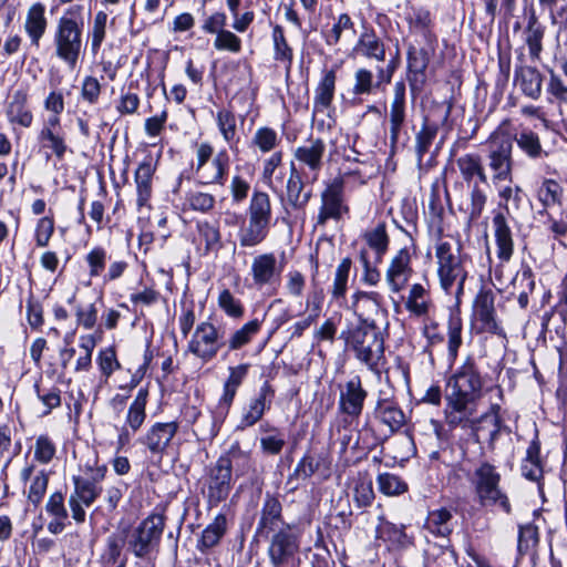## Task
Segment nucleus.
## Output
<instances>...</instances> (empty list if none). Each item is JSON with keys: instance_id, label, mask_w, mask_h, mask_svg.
I'll return each mask as SVG.
<instances>
[{"instance_id": "obj_1", "label": "nucleus", "mask_w": 567, "mask_h": 567, "mask_svg": "<svg viewBox=\"0 0 567 567\" xmlns=\"http://www.w3.org/2000/svg\"><path fill=\"white\" fill-rule=\"evenodd\" d=\"M483 385L480 367L474 358L467 357L447 380L444 416L450 427L470 430L477 436L478 424L488 417L487 413L481 417L476 415Z\"/></svg>"}, {"instance_id": "obj_2", "label": "nucleus", "mask_w": 567, "mask_h": 567, "mask_svg": "<svg viewBox=\"0 0 567 567\" xmlns=\"http://www.w3.org/2000/svg\"><path fill=\"white\" fill-rule=\"evenodd\" d=\"M84 8L81 4L69 7L58 19L53 32L54 55L74 70L84 52Z\"/></svg>"}, {"instance_id": "obj_3", "label": "nucleus", "mask_w": 567, "mask_h": 567, "mask_svg": "<svg viewBox=\"0 0 567 567\" xmlns=\"http://www.w3.org/2000/svg\"><path fill=\"white\" fill-rule=\"evenodd\" d=\"M340 338L358 361L370 371L380 373V365L384 360V339L374 320L362 319L357 326L342 331Z\"/></svg>"}, {"instance_id": "obj_4", "label": "nucleus", "mask_w": 567, "mask_h": 567, "mask_svg": "<svg viewBox=\"0 0 567 567\" xmlns=\"http://www.w3.org/2000/svg\"><path fill=\"white\" fill-rule=\"evenodd\" d=\"M501 477L495 465L483 461L475 466L468 480L475 499L482 507L502 511L509 515L512 505L508 496L499 486Z\"/></svg>"}, {"instance_id": "obj_5", "label": "nucleus", "mask_w": 567, "mask_h": 567, "mask_svg": "<svg viewBox=\"0 0 567 567\" xmlns=\"http://www.w3.org/2000/svg\"><path fill=\"white\" fill-rule=\"evenodd\" d=\"M435 257L441 287L449 292L455 286L456 295L462 293L467 271L466 256L462 254L461 246L447 240H439L435 246Z\"/></svg>"}, {"instance_id": "obj_6", "label": "nucleus", "mask_w": 567, "mask_h": 567, "mask_svg": "<svg viewBox=\"0 0 567 567\" xmlns=\"http://www.w3.org/2000/svg\"><path fill=\"white\" fill-rule=\"evenodd\" d=\"M487 161L492 182L497 185L513 179V137L502 130L493 132L487 141Z\"/></svg>"}, {"instance_id": "obj_7", "label": "nucleus", "mask_w": 567, "mask_h": 567, "mask_svg": "<svg viewBox=\"0 0 567 567\" xmlns=\"http://www.w3.org/2000/svg\"><path fill=\"white\" fill-rule=\"evenodd\" d=\"M248 363L229 368V375L224 383L223 394L218 401L216 410L213 412L212 415V426L207 433V436L209 439H214L218 435L221 424L224 423L226 416L229 413L237 390L248 373Z\"/></svg>"}, {"instance_id": "obj_8", "label": "nucleus", "mask_w": 567, "mask_h": 567, "mask_svg": "<svg viewBox=\"0 0 567 567\" xmlns=\"http://www.w3.org/2000/svg\"><path fill=\"white\" fill-rule=\"evenodd\" d=\"M326 143L321 138H309L293 151L292 161L297 171H302L306 181L315 184L324 166Z\"/></svg>"}, {"instance_id": "obj_9", "label": "nucleus", "mask_w": 567, "mask_h": 567, "mask_svg": "<svg viewBox=\"0 0 567 567\" xmlns=\"http://www.w3.org/2000/svg\"><path fill=\"white\" fill-rule=\"evenodd\" d=\"M406 124V87L403 81L395 82L389 111V132L392 150L405 146L409 141Z\"/></svg>"}, {"instance_id": "obj_10", "label": "nucleus", "mask_w": 567, "mask_h": 567, "mask_svg": "<svg viewBox=\"0 0 567 567\" xmlns=\"http://www.w3.org/2000/svg\"><path fill=\"white\" fill-rule=\"evenodd\" d=\"M224 346V337L215 324L203 321L196 326L188 342L187 351L203 362H209L216 358Z\"/></svg>"}, {"instance_id": "obj_11", "label": "nucleus", "mask_w": 567, "mask_h": 567, "mask_svg": "<svg viewBox=\"0 0 567 567\" xmlns=\"http://www.w3.org/2000/svg\"><path fill=\"white\" fill-rule=\"evenodd\" d=\"M321 205L317 216V225L324 226L328 220L339 221L349 213L344 198V182L337 177L331 181L320 195Z\"/></svg>"}, {"instance_id": "obj_12", "label": "nucleus", "mask_w": 567, "mask_h": 567, "mask_svg": "<svg viewBox=\"0 0 567 567\" xmlns=\"http://www.w3.org/2000/svg\"><path fill=\"white\" fill-rule=\"evenodd\" d=\"M233 474L228 471V463L216 461L209 466L204 481L203 494L210 507L226 501L233 487Z\"/></svg>"}, {"instance_id": "obj_13", "label": "nucleus", "mask_w": 567, "mask_h": 567, "mask_svg": "<svg viewBox=\"0 0 567 567\" xmlns=\"http://www.w3.org/2000/svg\"><path fill=\"white\" fill-rule=\"evenodd\" d=\"M473 317L480 323L481 332L505 336L504 329L496 320L495 293L492 290H480L473 303Z\"/></svg>"}, {"instance_id": "obj_14", "label": "nucleus", "mask_w": 567, "mask_h": 567, "mask_svg": "<svg viewBox=\"0 0 567 567\" xmlns=\"http://www.w3.org/2000/svg\"><path fill=\"white\" fill-rule=\"evenodd\" d=\"M367 398L368 391L363 388L360 375H353L340 385L338 409L352 420L359 419Z\"/></svg>"}, {"instance_id": "obj_15", "label": "nucleus", "mask_w": 567, "mask_h": 567, "mask_svg": "<svg viewBox=\"0 0 567 567\" xmlns=\"http://www.w3.org/2000/svg\"><path fill=\"white\" fill-rule=\"evenodd\" d=\"M282 266L274 252H264L251 260L250 276L254 287L258 289L275 287L281 277Z\"/></svg>"}, {"instance_id": "obj_16", "label": "nucleus", "mask_w": 567, "mask_h": 567, "mask_svg": "<svg viewBox=\"0 0 567 567\" xmlns=\"http://www.w3.org/2000/svg\"><path fill=\"white\" fill-rule=\"evenodd\" d=\"M179 424L176 421L156 422L140 439V442L152 455L162 456L177 434Z\"/></svg>"}, {"instance_id": "obj_17", "label": "nucleus", "mask_w": 567, "mask_h": 567, "mask_svg": "<svg viewBox=\"0 0 567 567\" xmlns=\"http://www.w3.org/2000/svg\"><path fill=\"white\" fill-rule=\"evenodd\" d=\"M413 270L411 255L406 248L400 249L391 259L385 272V282L393 293L402 291L410 280Z\"/></svg>"}, {"instance_id": "obj_18", "label": "nucleus", "mask_w": 567, "mask_h": 567, "mask_svg": "<svg viewBox=\"0 0 567 567\" xmlns=\"http://www.w3.org/2000/svg\"><path fill=\"white\" fill-rule=\"evenodd\" d=\"M310 184L306 181L302 171H297L293 162L290 163L289 176L286 183V202L296 210L303 209L312 197L311 189L306 190V185Z\"/></svg>"}, {"instance_id": "obj_19", "label": "nucleus", "mask_w": 567, "mask_h": 567, "mask_svg": "<svg viewBox=\"0 0 567 567\" xmlns=\"http://www.w3.org/2000/svg\"><path fill=\"white\" fill-rule=\"evenodd\" d=\"M106 467H97L91 476H73L74 492L71 497L91 506L102 493L101 482L104 480Z\"/></svg>"}, {"instance_id": "obj_20", "label": "nucleus", "mask_w": 567, "mask_h": 567, "mask_svg": "<svg viewBox=\"0 0 567 567\" xmlns=\"http://www.w3.org/2000/svg\"><path fill=\"white\" fill-rule=\"evenodd\" d=\"M430 54L424 48L410 45L408 49V81L413 94L421 92L426 83L425 71Z\"/></svg>"}, {"instance_id": "obj_21", "label": "nucleus", "mask_w": 567, "mask_h": 567, "mask_svg": "<svg viewBox=\"0 0 567 567\" xmlns=\"http://www.w3.org/2000/svg\"><path fill=\"white\" fill-rule=\"evenodd\" d=\"M194 243L200 256L217 254L223 248L219 224L208 220L198 221L196 224Z\"/></svg>"}, {"instance_id": "obj_22", "label": "nucleus", "mask_w": 567, "mask_h": 567, "mask_svg": "<svg viewBox=\"0 0 567 567\" xmlns=\"http://www.w3.org/2000/svg\"><path fill=\"white\" fill-rule=\"evenodd\" d=\"M20 480L27 484V497L35 507L41 503L49 484V473L44 470H37L33 463H27L20 471Z\"/></svg>"}, {"instance_id": "obj_23", "label": "nucleus", "mask_w": 567, "mask_h": 567, "mask_svg": "<svg viewBox=\"0 0 567 567\" xmlns=\"http://www.w3.org/2000/svg\"><path fill=\"white\" fill-rule=\"evenodd\" d=\"M229 168V156L226 151L218 152L212 163H207L199 169H194L203 185H224Z\"/></svg>"}, {"instance_id": "obj_24", "label": "nucleus", "mask_w": 567, "mask_h": 567, "mask_svg": "<svg viewBox=\"0 0 567 567\" xmlns=\"http://www.w3.org/2000/svg\"><path fill=\"white\" fill-rule=\"evenodd\" d=\"M492 223L497 247V257L502 261H508L514 252V240L505 213L502 210L496 212Z\"/></svg>"}, {"instance_id": "obj_25", "label": "nucleus", "mask_w": 567, "mask_h": 567, "mask_svg": "<svg viewBox=\"0 0 567 567\" xmlns=\"http://www.w3.org/2000/svg\"><path fill=\"white\" fill-rule=\"evenodd\" d=\"M281 509L279 499L266 494L257 532H284L286 527L289 528L282 519Z\"/></svg>"}, {"instance_id": "obj_26", "label": "nucleus", "mask_w": 567, "mask_h": 567, "mask_svg": "<svg viewBox=\"0 0 567 567\" xmlns=\"http://www.w3.org/2000/svg\"><path fill=\"white\" fill-rule=\"evenodd\" d=\"M298 543L295 534H275L269 547L271 561L276 566L288 565L293 560Z\"/></svg>"}, {"instance_id": "obj_27", "label": "nucleus", "mask_w": 567, "mask_h": 567, "mask_svg": "<svg viewBox=\"0 0 567 567\" xmlns=\"http://www.w3.org/2000/svg\"><path fill=\"white\" fill-rule=\"evenodd\" d=\"M374 415L392 432L399 431L405 424V414L398 403L381 394L374 408Z\"/></svg>"}, {"instance_id": "obj_28", "label": "nucleus", "mask_w": 567, "mask_h": 567, "mask_svg": "<svg viewBox=\"0 0 567 567\" xmlns=\"http://www.w3.org/2000/svg\"><path fill=\"white\" fill-rule=\"evenodd\" d=\"M515 82L526 96L533 100L540 97L543 76L536 68L528 65L516 66Z\"/></svg>"}, {"instance_id": "obj_29", "label": "nucleus", "mask_w": 567, "mask_h": 567, "mask_svg": "<svg viewBox=\"0 0 567 567\" xmlns=\"http://www.w3.org/2000/svg\"><path fill=\"white\" fill-rule=\"evenodd\" d=\"M353 53L377 62L385 61V45L373 31H364L360 34Z\"/></svg>"}, {"instance_id": "obj_30", "label": "nucleus", "mask_w": 567, "mask_h": 567, "mask_svg": "<svg viewBox=\"0 0 567 567\" xmlns=\"http://www.w3.org/2000/svg\"><path fill=\"white\" fill-rule=\"evenodd\" d=\"M217 461L228 463V471L231 472L233 466H235L237 476L245 475L254 468L251 451L244 450L238 441L233 442L229 449L220 455Z\"/></svg>"}, {"instance_id": "obj_31", "label": "nucleus", "mask_w": 567, "mask_h": 567, "mask_svg": "<svg viewBox=\"0 0 567 567\" xmlns=\"http://www.w3.org/2000/svg\"><path fill=\"white\" fill-rule=\"evenodd\" d=\"M48 21L45 18V8L38 2L30 7L25 19V31L34 47L40 45V40L45 33Z\"/></svg>"}, {"instance_id": "obj_32", "label": "nucleus", "mask_w": 567, "mask_h": 567, "mask_svg": "<svg viewBox=\"0 0 567 567\" xmlns=\"http://www.w3.org/2000/svg\"><path fill=\"white\" fill-rule=\"evenodd\" d=\"M7 117L10 124L28 128L32 125L33 114L27 104V94L16 92L7 109Z\"/></svg>"}, {"instance_id": "obj_33", "label": "nucleus", "mask_w": 567, "mask_h": 567, "mask_svg": "<svg viewBox=\"0 0 567 567\" xmlns=\"http://www.w3.org/2000/svg\"><path fill=\"white\" fill-rule=\"evenodd\" d=\"M337 73L334 70L326 71L315 89L313 106L317 112L329 109L336 91Z\"/></svg>"}, {"instance_id": "obj_34", "label": "nucleus", "mask_w": 567, "mask_h": 567, "mask_svg": "<svg viewBox=\"0 0 567 567\" xmlns=\"http://www.w3.org/2000/svg\"><path fill=\"white\" fill-rule=\"evenodd\" d=\"M457 168L461 173V176L464 182H466L470 186L473 183H476L474 179L477 178L478 182L486 184L487 175L482 165V161L480 155L477 154H465L460 156L456 159Z\"/></svg>"}, {"instance_id": "obj_35", "label": "nucleus", "mask_w": 567, "mask_h": 567, "mask_svg": "<svg viewBox=\"0 0 567 567\" xmlns=\"http://www.w3.org/2000/svg\"><path fill=\"white\" fill-rule=\"evenodd\" d=\"M540 445L538 441H532L527 447L526 456L522 462L520 472L522 475L538 484L539 489L542 488L540 480L543 477V466L540 463Z\"/></svg>"}, {"instance_id": "obj_36", "label": "nucleus", "mask_w": 567, "mask_h": 567, "mask_svg": "<svg viewBox=\"0 0 567 567\" xmlns=\"http://www.w3.org/2000/svg\"><path fill=\"white\" fill-rule=\"evenodd\" d=\"M155 172L151 161L142 162L135 172V183L137 190V206L144 207L148 204L152 196V178Z\"/></svg>"}, {"instance_id": "obj_37", "label": "nucleus", "mask_w": 567, "mask_h": 567, "mask_svg": "<svg viewBox=\"0 0 567 567\" xmlns=\"http://www.w3.org/2000/svg\"><path fill=\"white\" fill-rule=\"evenodd\" d=\"M270 225L248 218L238 233L239 244L244 248H252L261 244L269 234Z\"/></svg>"}, {"instance_id": "obj_38", "label": "nucleus", "mask_w": 567, "mask_h": 567, "mask_svg": "<svg viewBox=\"0 0 567 567\" xmlns=\"http://www.w3.org/2000/svg\"><path fill=\"white\" fill-rule=\"evenodd\" d=\"M248 218L266 223L271 221V202L266 192L254 190L247 209Z\"/></svg>"}, {"instance_id": "obj_39", "label": "nucleus", "mask_w": 567, "mask_h": 567, "mask_svg": "<svg viewBox=\"0 0 567 567\" xmlns=\"http://www.w3.org/2000/svg\"><path fill=\"white\" fill-rule=\"evenodd\" d=\"M363 239L368 246L375 252V264H380L389 248V236L385 224L379 223L374 228L364 233Z\"/></svg>"}, {"instance_id": "obj_40", "label": "nucleus", "mask_w": 567, "mask_h": 567, "mask_svg": "<svg viewBox=\"0 0 567 567\" xmlns=\"http://www.w3.org/2000/svg\"><path fill=\"white\" fill-rule=\"evenodd\" d=\"M148 390L145 388H141L131 403L127 415H126V424L127 426L135 433L137 432L146 417V403H147Z\"/></svg>"}, {"instance_id": "obj_41", "label": "nucleus", "mask_w": 567, "mask_h": 567, "mask_svg": "<svg viewBox=\"0 0 567 567\" xmlns=\"http://www.w3.org/2000/svg\"><path fill=\"white\" fill-rule=\"evenodd\" d=\"M260 328L261 321L254 319L245 323L240 329L234 331L228 340L225 341V346H227L228 351H236L248 344L260 331Z\"/></svg>"}, {"instance_id": "obj_42", "label": "nucleus", "mask_w": 567, "mask_h": 567, "mask_svg": "<svg viewBox=\"0 0 567 567\" xmlns=\"http://www.w3.org/2000/svg\"><path fill=\"white\" fill-rule=\"evenodd\" d=\"M280 143L281 137L276 130L269 126L258 127L250 141L251 147L256 148L261 154L275 152Z\"/></svg>"}, {"instance_id": "obj_43", "label": "nucleus", "mask_w": 567, "mask_h": 567, "mask_svg": "<svg viewBox=\"0 0 567 567\" xmlns=\"http://www.w3.org/2000/svg\"><path fill=\"white\" fill-rule=\"evenodd\" d=\"M563 186L553 178H545L537 188V199L544 209L561 204Z\"/></svg>"}, {"instance_id": "obj_44", "label": "nucleus", "mask_w": 567, "mask_h": 567, "mask_svg": "<svg viewBox=\"0 0 567 567\" xmlns=\"http://www.w3.org/2000/svg\"><path fill=\"white\" fill-rule=\"evenodd\" d=\"M516 142L517 146L524 152L529 158H540L543 154H546L543 150L539 136L530 130H522L514 138L513 143Z\"/></svg>"}, {"instance_id": "obj_45", "label": "nucleus", "mask_w": 567, "mask_h": 567, "mask_svg": "<svg viewBox=\"0 0 567 567\" xmlns=\"http://www.w3.org/2000/svg\"><path fill=\"white\" fill-rule=\"evenodd\" d=\"M525 34V42L528 45L530 58L533 60H538L543 50L542 41L544 38V28L538 23L535 13H532L528 18Z\"/></svg>"}, {"instance_id": "obj_46", "label": "nucleus", "mask_w": 567, "mask_h": 567, "mask_svg": "<svg viewBox=\"0 0 567 567\" xmlns=\"http://www.w3.org/2000/svg\"><path fill=\"white\" fill-rule=\"evenodd\" d=\"M381 84L378 78L377 80L374 79V74L371 70L359 68L354 72L352 93L355 96L370 95L375 89H379Z\"/></svg>"}, {"instance_id": "obj_47", "label": "nucleus", "mask_w": 567, "mask_h": 567, "mask_svg": "<svg viewBox=\"0 0 567 567\" xmlns=\"http://www.w3.org/2000/svg\"><path fill=\"white\" fill-rule=\"evenodd\" d=\"M352 307L358 313L359 322L367 319V312L378 311L380 308V295L378 292L358 291L353 295Z\"/></svg>"}, {"instance_id": "obj_48", "label": "nucleus", "mask_w": 567, "mask_h": 567, "mask_svg": "<svg viewBox=\"0 0 567 567\" xmlns=\"http://www.w3.org/2000/svg\"><path fill=\"white\" fill-rule=\"evenodd\" d=\"M39 141L43 148L50 150L58 158L62 159L68 151L64 134L51 132L49 128H41Z\"/></svg>"}, {"instance_id": "obj_49", "label": "nucleus", "mask_w": 567, "mask_h": 567, "mask_svg": "<svg viewBox=\"0 0 567 567\" xmlns=\"http://www.w3.org/2000/svg\"><path fill=\"white\" fill-rule=\"evenodd\" d=\"M470 187V204L465 208L461 207V209L467 215L468 221H476L485 208L487 195L478 183H473Z\"/></svg>"}, {"instance_id": "obj_50", "label": "nucleus", "mask_w": 567, "mask_h": 567, "mask_svg": "<svg viewBox=\"0 0 567 567\" xmlns=\"http://www.w3.org/2000/svg\"><path fill=\"white\" fill-rule=\"evenodd\" d=\"M34 391L38 399L45 408L43 415L50 414L53 409L61 405V391L59 388L41 382L34 384Z\"/></svg>"}, {"instance_id": "obj_51", "label": "nucleus", "mask_w": 567, "mask_h": 567, "mask_svg": "<svg viewBox=\"0 0 567 567\" xmlns=\"http://www.w3.org/2000/svg\"><path fill=\"white\" fill-rule=\"evenodd\" d=\"M219 132L226 143L231 145L237 141V124L235 114L227 109H221L216 114Z\"/></svg>"}, {"instance_id": "obj_52", "label": "nucleus", "mask_w": 567, "mask_h": 567, "mask_svg": "<svg viewBox=\"0 0 567 567\" xmlns=\"http://www.w3.org/2000/svg\"><path fill=\"white\" fill-rule=\"evenodd\" d=\"M379 491L386 496H399L408 491V484L398 475L381 473L377 478Z\"/></svg>"}, {"instance_id": "obj_53", "label": "nucleus", "mask_w": 567, "mask_h": 567, "mask_svg": "<svg viewBox=\"0 0 567 567\" xmlns=\"http://www.w3.org/2000/svg\"><path fill=\"white\" fill-rule=\"evenodd\" d=\"M45 508L47 512L53 516V522L50 523L49 528L51 529L53 525H55V528H63L65 526L64 522L68 519V512L64 506L62 493H53L49 497Z\"/></svg>"}, {"instance_id": "obj_54", "label": "nucleus", "mask_w": 567, "mask_h": 567, "mask_svg": "<svg viewBox=\"0 0 567 567\" xmlns=\"http://www.w3.org/2000/svg\"><path fill=\"white\" fill-rule=\"evenodd\" d=\"M498 196L501 198V207L504 208L506 214H511L520 208L523 203L524 192L520 186H504L498 190Z\"/></svg>"}, {"instance_id": "obj_55", "label": "nucleus", "mask_w": 567, "mask_h": 567, "mask_svg": "<svg viewBox=\"0 0 567 567\" xmlns=\"http://www.w3.org/2000/svg\"><path fill=\"white\" fill-rule=\"evenodd\" d=\"M353 497L360 507L370 506L374 499L372 480L368 475L357 477L353 486Z\"/></svg>"}, {"instance_id": "obj_56", "label": "nucleus", "mask_w": 567, "mask_h": 567, "mask_svg": "<svg viewBox=\"0 0 567 567\" xmlns=\"http://www.w3.org/2000/svg\"><path fill=\"white\" fill-rule=\"evenodd\" d=\"M437 125L424 121L415 137V151L420 159L429 152L434 138L437 135Z\"/></svg>"}, {"instance_id": "obj_57", "label": "nucleus", "mask_w": 567, "mask_h": 567, "mask_svg": "<svg viewBox=\"0 0 567 567\" xmlns=\"http://www.w3.org/2000/svg\"><path fill=\"white\" fill-rule=\"evenodd\" d=\"M426 290L420 284L412 285L408 299H406V309L415 315L423 316L427 312V302L425 300Z\"/></svg>"}, {"instance_id": "obj_58", "label": "nucleus", "mask_w": 567, "mask_h": 567, "mask_svg": "<svg viewBox=\"0 0 567 567\" xmlns=\"http://www.w3.org/2000/svg\"><path fill=\"white\" fill-rule=\"evenodd\" d=\"M351 265H352L351 259L349 257H347V258H343L337 267L333 286H332V291H331L332 297L334 299H339L341 297H344V295H346Z\"/></svg>"}, {"instance_id": "obj_59", "label": "nucleus", "mask_w": 567, "mask_h": 567, "mask_svg": "<svg viewBox=\"0 0 567 567\" xmlns=\"http://www.w3.org/2000/svg\"><path fill=\"white\" fill-rule=\"evenodd\" d=\"M272 40L275 47V59L290 64L293 58L292 49L289 47L284 34V29L280 25H276L274 28Z\"/></svg>"}, {"instance_id": "obj_60", "label": "nucleus", "mask_w": 567, "mask_h": 567, "mask_svg": "<svg viewBox=\"0 0 567 567\" xmlns=\"http://www.w3.org/2000/svg\"><path fill=\"white\" fill-rule=\"evenodd\" d=\"M462 346V320L458 317H451L449 320L447 351L452 361L457 357Z\"/></svg>"}, {"instance_id": "obj_61", "label": "nucleus", "mask_w": 567, "mask_h": 567, "mask_svg": "<svg viewBox=\"0 0 567 567\" xmlns=\"http://www.w3.org/2000/svg\"><path fill=\"white\" fill-rule=\"evenodd\" d=\"M218 306L231 318L238 319L244 316V306L239 299L228 290L224 289L218 296Z\"/></svg>"}, {"instance_id": "obj_62", "label": "nucleus", "mask_w": 567, "mask_h": 567, "mask_svg": "<svg viewBox=\"0 0 567 567\" xmlns=\"http://www.w3.org/2000/svg\"><path fill=\"white\" fill-rule=\"evenodd\" d=\"M185 200L193 210L200 213H208L215 206V197L204 192H188Z\"/></svg>"}, {"instance_id": "obj_63", "label": "nucleus", "mask_w": 567, "mask_h": 567, "mask_svg": "<svg viewBox=\"0 0 567 567\" xmlns=\"http://www.w3.org/2000/svg\"><path fill=\"white\" fill-rule=\"evenodd\" d=\"M558 313L564 324L567 322V278L564 280L559 291V300L550 311H546L542 318L544 329L548 328L550 319Z\"/></svg>"}, {"instance_id": "obj_64", "label": "nucleus", "mask_w": 567, "mask_h": 567, "mask_svg": "<svg viewBox=\"0 0 567 567\" xmlns=\"http://www.w3.org/2000/svg\"><path fill=\"white\" fill-rule=\"evenodd\" d=\"M214 48L218 51L238 53L241 50V40L234 32L225 29L216 34Z\"/></svg>"}]
</instances>
